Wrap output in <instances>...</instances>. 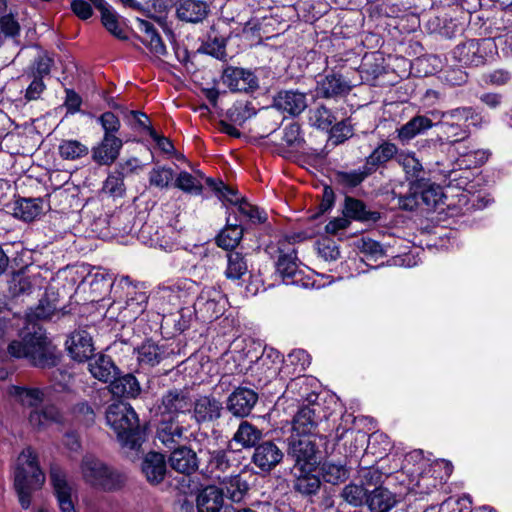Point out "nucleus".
Listing matches in <instances>:
<instances>
[{
  "label": "nucleus",
  "mask_w": 512,
  "mask_h": 512,
  "mask_svg": "<svg viewBox=\"0 0 512 512\" xmlns=\"http://www.w3.org/2000/svg\"><path fill=\"white\" fill-rule=\"evenodd\" d=\"M318 380L312 376L301 375L292 379L286 386L282 398L290 399L297 403L307 402L309 405L318 406Z\"/></svg>",
  "instance_id": "6e6552de"
},
{
  "label": "nucleus",
  "mask_w": 512,
  "mask_h": 512,
  "mask_svg": "<svg viewBox=\"0 0 512 512\" xmlns=\"http://www.w3.org/2000/svg\"><path fill=\"white\" fill-rule=\"evenodd\" d=\"M88 361L89 372L99 381L106 383L118 374V368L109 356L98 355Z\"/></svg>",
  "instance_id": "c756f323"
},
{
  "label": "nucleus",
  "mask_w": 512,
  "mask_h": 512,
  "mask_svg": "<svg viewBox=\"0 0 512 512\" xmlns=\"http://www.w3.org/2000/svg\"><path fill=\"white\" fill-rule=\"evenodd\" d=\"M136 21L139 31L145 34L143 44L156 55L166 54V46L153 24L141 18H137Z\"/></svg>",
  "instance_id": "f704fd0d"
},
{
  "label": "nucleus",
  "mask_w": 512,
  "mask_h": 512,
  "mask_svg": "<svg viewBox=\"0 0 512 512\" xmlns=\"http://www.w3.org/2000/svg\"><path fill=\"white\" fill-rule=\"evenodd\" d=\"M97 122L101 125L103 129V135L117 136L116 134L119 132L121 127L119 118L110 111L101 114L98 117Z\"/></svg>",
  "instance_id": "338daca9"
},
{
  "label": "nucleus",
  "mask_w": 512,
  "mask_h": 512,
  "mask_svg": "<svg viewBox=\"0 0 512 512\" xmlns=\"http://www.w3.org/2000/svg\"><path fill=\"white\" fill-rule=\"evenodd\" d=\"M207 469L214 477L220 480V473L226 472L231 467V461L226 450L209 451Z\"/></svg>",
  "instance_id": "09e8293b"
},
{
  "label": "nucleus",
  "mask_w": 512,
  "mask_h": 512,
  "mask_svg": "<svg viewBox=\"0 0 512 512\" xmlns=\"http://www.w3.org/2000/svg\"><path fill=\"white\" fill-rule=\"evenodd\" d=\"M169 462L174 470L182 474H191L198 468L196 453L186 446L175 449L170 455Z\"/></svg>",
  "instance_id": "cd10ccee"
},
{
  "label": "nucleus",
  "mask_w": 512,
  "mask_h": 512,
  "mask_svg": "<svg viewBox=\"0 0 512 512\" xmlns=\"http://www.w3.org/2000/svg\"><path fill=\"white\" fill-rule=\"evenodd\" d=\"M283 458V451L273 441H264L255 447L252 463L262 472H270Z\"/></svg>",
  "instance_id": "4468645a"
},
{
  "label": "nucleus",
  "mask_w": 512,
  "mask_h": 512,
  "mask_svg": "<svg viewBox=\"0 0 512 512\" xmlns=\"http://www.w3.org/2000/svg\"><path fill=\"white\" fill-rule=\"evenodd\" d=\"M397 160L411 185L415 186L425 180L422 164L413 152H401L397 155Z\"/></svg>",
  "instance_id": "4c0bfd02"
},
{
  "label": "nucleus",
  "mask_w": 512,
  "mask_h": 512,
  "mask_svg": "<svg viewBox=\"0 0 512 512\" xmlns=\"http://www.w3.org/2000/svg\"><path fill=\"white\" fill-rule=\"evenodd\" d=\"M491 153L485 149H475L459 154L458 165L466 169L476 168L488 160Z\"/></svg>",
  "instance_id": "4d7b16f0"
},
{
  "label": "nucleus",
  "mask_w": 512,
  "mask_h": 512,
  "mask_svg": "<svg viewBox=\"0 0 512 512\" xmlns=\"http://www.w3.org/2000/svg\"><path fill=\"white\" fill-rule=\"evenodd\" d=\"M261 438L262 431L247 421L240 423L233 436V440L239 443L243 448L256 447V444Z\"/></svg>",
  "instance_id": "37998d69"
},
{
  "label": "nucleus",
  "mask_w": 512,
  "mask_h": 512,
  "mask_svg": "<svg viewBox=\"0 0 512 512\" xmlns=\"http://www.w3.org/2000/svg\"><path fill=\"white\" fill-rule=\"evenodd\" d=\"M231 213L232 216L238 217V223L243 227L244 223L261 224L266 222L267 214L264 210L251 204L245 198L236 207L227 209V214Z\"/></svg>",
  "instance_id": "393cba45"
},
{
  "label": "nucleus",
  "mask_w": 512,
  "mask_h": 512,
  "mask_svg": "<svg viewBox=\"0 0 512 512\" xmlns=\"http://www.w3.org/2000/svg\"><path fill=\"white\" fill-rule=\"evenodd\" d=\"M20 26L11 15L0 18V46L7 38L14 37L19 33Z\"/></svg>",
  "instance_id": "774afa93"
},
{
  "label": "nucleus",
  "mask_w": 512,
  "mask_h": 512,
  "mask_svg": "<svg viewBox=\"0 0 512 512\" xmlns=\"http://www.w3.org/2000/svg\"><path fill=\"white\" fill-rule=\"evenodd\" d=\"M497 48L492 38L469 39L458 44L452 51L453 58L466 66H479L491 58Z\"/></svg>",
  "instance_id": "39448f33"
},
{
  "label": "nucleus",
  "mask_w": 512,
  "mask_h": 512,
  "mask_svg": "<svg viewBox=\"0 0 512 512\" xmlns=\"http://www.w3.org/2000/svg\"><path fill=\"white\" fill-rule=\"evenodd\" d=\"M316 452V444L309 437H290L287 454L293 459L295 469H314L317 463Z\"/></svg>",
  "instance_id": "1a4fd4ad"
},
{
  "label": "nucleus",
  "mask_w": 512,
  "mask_h": 512,
  "mask_svg": "<svg viewBox=\"0 0 512 512\" xmlns=\"http://www.w3.org/2000/svg\"><path fill=\"white\" fill-rule=\"evenodd\" d=\"M398 148L394 143L384 141L376 147L366 158L365 165L368 171L375 172L380 166L386 164L394 156L398 155Z\"/></svg>",
  "instance_id": "c9c22d12"
},
{
  "label": "nucleus",
  "mask_w": 512,
  "mask_h": 512,
  "mask_svg": "<svg viewBox=\"0 0 512 512\" xmlns=\"http://www.w3.org/2000/svg\"><path fill=\"white\" fill-rule=\"evenodd\" d=\"M432 120L424 115H416L407 123L397 129V137L401 142H409L417 135L424 133L432 128Z\"/></svg>",
  "instance_id": "72a5a7b5"
},
{
  "label": "nucleus",
  "mask_w": 512,
  "mask_h": 512,
  "mask_svg": "<svg viewBox=\"0 0 512 512\" xmlns=\"http://www.w3.org/2000/svg\"><path fill=\"white\" fill-rule=\"evenodd\" d=\"M244 228L238 223V217L228 213L226 226L218 234L216 243L219 247L229 250L235 248L243 237Z\"/></svg>",
  "instance_id": "5701e85b"
},
{
  "label": "nucleus",
  "mask_w": 512,
  "mask_h": 512,
  "mask_svg": "<svg viewBox=\"0 0 512 512\" xmlns=\"http://www.w3.org/2000/svg\"><path fill=\"white\" fill-rule=\"evenodd\" d=\"M356 246L361 253L374 260L383 257L386 253L384 247L379 242L368 237L359 239L356 242Z\"/></svg>",
  "instance_id": "680f3d73"
},
{
  "label": "nucleus",
  "mask_w": 512,
  "mask_h": 512,
  "mask_svg": "<svg viewBox=\"0 0 512 512\" xmlns=\"http://www.w3.org/2000/svg\"><path fill=\"white\" fill-rule=\"evenodd\" d=\"M227 303L226 296L218 288L204 287L193 305L195 316L203 322H211L223 315Z\"/></svg>",
  "instance_id": "423d86ee"
},
{
  "label": "nucleus",
  "mask_w": 512,
  "mask_h": 512,
  "mask_svg": "<svg viewBox=\"0 0 512 512\" xmlns=\"http://www.w3.org/2000/svg\"><path fill=\"white\" fill-rule=\"evenodd\" d=\"M444 119H449L454 122L461 123L463 126L466 122L472 121L473 125H476L474 120L480 118L472 107H459L443 113Z\"/></svg>",
  "instance_id": "e2e57ef3"
},
{
  "label": "nucleus",
  "mask_w": 512,
  "mask_h": 512,
  "mask_svg": "<svg viewBox=\"0 0 512 512\" xmlns=\"http://www.w3.org/2000/svg\"><path fill=\"white\" fill-rule=\"evenodd\" d=\"M415 186L419 197L426 206L435 207L442 201L443 193L439 186L425 182V180Z\"/></svg>",
  "instance_id": "864d4df0"
},
{
  "label": "nucleus",
  "mask_w": 512,
  "mask_h": 512,
  "mask_svg": "<svg viewBox=\"0 0 512 512\" xmlns=\"http://www.w3.org/2000/svg\"><path fill=\"white\" fill-rule=\"evenodd\" d=\"M344 215L349 219L371 223H376L381 218L378 211L368 210L364 202L352 197L345 199Z\"/></svg>",
  "instance_id": "2f4dec72"
},
{
  "label": "nucleus",
  "mask_w": 512,
  "mask_h": 512,
  "mask_svg": "<svg viewBox=\"0 0 512 512\" xmlns=\"http://www.w3.org/2000/svg\"><path fill=\"white\" fill-rule=\"evenodd\" d=\"M222 82L233 92H253L258 87V78L253 71L228 66L223 70Z\"/></svg>",
  "instance_id": "9b49d317"
},
{
  "label": "nucleus",
  "mask_w": 512,
  "mask_h": 512,
  "mask_svg": "<svg viewBox=\"0 0 512 512\" xmlns=\"http://www.w3.org/2000/svg\"><path fill=\"white\" fill-rule=\"evenodd\" d=\"M121 281L128 284L127 299L121 314L124 319H136L145 311L148 296L146 292L138 290L136 286L131 285L128 276L123 277Z\"/></svg>",
  "instance_id": "f3484780"
},
{
  "label": "nucleus",
  "mask_w": 512,
  "mask_h": 512,
  "mask_svg": "<svg viewBox=\"0 0 512 512\" xmlns=\"http://www.w3.org/2000/svg\"><path fill=\"white\" fill-rule=\"evenodd\" d=\"M184 428L177 423H162L158 429L157 437L165 446L172 448L183 436Z\"/></svg>",
  "instance_id": "603ef678"
},
{
  "label": "nucleus",
  "mask_w": 512,
  "mask_h": 512,
  "mask_svg": "<svg viewBox=\"0 0 512 512\" xmlns=\"http://www.w3.org/2000/svg\"><path fill=\"white\" fill-rule=\"evenodd\" d=\"M294 241L295 237H284L277 242L276 246L268 247L271 256L277 254L276 270L286 283L297 282L294 278L299 272Z\"/></svg>",
  "instance_id": "0eeeda50"
},
{
  "label": "nucleus",
  "mask_w": 512,
  "mask_h": 512,
  "mask_svg": "<svg viewBox=\"0 0 512 512\" xmlns=\"http://www.w3.org/2000/svg\"><path fill=\"white\" fill-rule=\"evenodd\" d=\"M174 180V171L170 167L155 166L149 172V184L159 189L168 188Z\"/></svg>",
  "instance_id": "bf43d9fd"
},
{
  "label": "nucleus",
  "mask_w": 512,
  "mask_h": 512,
  "mask_svg": "<svg viewBox=\"0 0 512 512\" xmlns=\"http://www.w3.org/2000/svg\"><path fill=\"white\" fill-rule=\"evenodd\" d=\"M97 4V9L101 13V22L105 29L115 38L126 40L128 37L120 23L117 12L105 0H97Z\"/></svg>",
  "instance_id": "bb28decb"
},
{
  "label": "nucleus",
  "mask_w": 512,
  "mask_h": 512,
  "mask_svg": "<svg viewBox=\"0 0 512 512\" xmlns=\"http://www.w3.org/2000/svg\"><path fill=\"white\" fill-rule=\"evenodd\" d=\"M317 408H319V405H307L299 409L293 419V431L296 432L297 436L307 437L314 432L319 420Z\"/></svg>",
  "instance_id": "4be33fe9"
},
{
  "label": "nucleus",
  "mask_w": 512,
  "mask_h": 512,
  "mask_svg": "<svg viewBox=\"0 0 512 512\" xmlns=\"http://www.w3.org/2000/svg\"><path fill=\"white\" fill-rule=\"evenodd\" d=\"M49 476L60 511L76 512L71 497L74 489L68 482L66 473L58 465H52Z\"/></svg>",
  "instance_id": "9d476101"
},
{
  "label": "nucleus",
  "mask_w": 512,
  "mask_h": 512,
  "mask_svg": "<svg viewBox=\"0 0 512 512\" xmlns=\"http://www.w3.org/2000/svg\"><path fill=\"white\" fill-rule=\"evenodd\" d=\"M320 470L323 480L333 485L344 482L348 478V471L345 466L341 464L324 462Z\"/></svg>",
  "instance_id": "13d9d810"
},
{
  "label": "nucleus",
  "mask_w": 512,
  "mask_h": 512,
  "mask_svg": "<svg viewBox=\"0 0 512 512\" xmlns=\"http://www.w3.org/2000/svg\"><path fill=\"white\" fill-rule=\"evenodd\" d=\"M248 271V265L243 254L237 251H230L227 254V268L225 276L230 280H238Z\"/></svg>",
  "instance_id": "49530a36"
},
{
  "label": "nucleus",
  "mask_w": 512,
  "mask_h": 512,
  "mask_svg": "<svg viewBox=\"0 0 512 512\" xmlns=\"http://www.w3.org/2000/svg\"><path fill=\"white\" fill-rule=\"evenodd\" d=\"M223 411L222 403L213 396L202 395L192 403V418L198 424L211 423L218 420Z\"/></svg>",
  "instance_id": "ddd939ff"
},
{
  "label": "nucleus",
  "mask_w": 512,
  "mask_h": 512,
  "mask_svg": "<svg viewBox=\"0 0 512 512\" xmlns=\"http://www.w3.org/2000/svg\"><path fill=\"white\" fill-rule=\"evenodd\" d=\"M45 482V474L40 469L37 455L31 447L25 448L17 458L14 470V487L20 505L28 509L32 493Z\"/></svg>",
  "instance_id": "f03ea898"
},
{
  "label": "nucleus",
  "mask_w": 512,
  "mask_h": 512,
  "mask_svg": "<svg viewBox=\"0 0 512 512\" xmlns=\"http://www.w3.org/2000/svg\"><path fill=\"white\" fill-rule=\"evenodd\" d=\"M102 190L112 197H122L125 193L123 173L115 171L109 174L103 183Z\"/></svg>",
  "instance_id": "052dcab7"
},
{
  "label": "nucleus",
  "mask_w": 512,
  "mask_h": 512,
  "mask_svg": "<svg viewBox=\"0 0 512 512\" xmlns=\"http://www.w3.org/2000/svg\"><path fill=\"white\" fill-rule=\"evenodd\" d=\"M352 86L342 75L329 73L317 80L316 93L322 98H339L347 95Z\"/></svg>",
  "instance_id": "2eb2a0df"
},
{
  "label": "nucleus",
  "mask_w": 512,
  "mask_h": 512,
  "mask_svg": "<svg viewBox=\"0 0 512 512\" xmlns=\"http://www.w3.org/2000/svg\"><path fill=\"white\" fill-rule=\"evenodd\" d=\"M371 174L372 173L368 171V168L364 164L356 170L337 172L336 181L344 187L353 188L362 183V181Z\"/></svg>",
  "instance_id": "6e6d98bb"
},
{
  "label": "nucleus",
  "mask_w": 512,
  "mask_h": 512,
  "mask_svg": "<svg viewBox=\"0 0 512 512\" xmlns=\"http://www.w3.org/2000/svg\"><path fill=\"white\" fill-rule=\"evenodd\" d=\"M296 479L294 489L303 495L316 494L320 488V480L317 476L311 474L313 469L301 468L295 469Z\"/></svg>",
  "instance_id": "a19ab883"
},
{
  "label": "nucleus",
  "mask_w": 512,
  "mask_h": 512,
  "mask_svg": "<svg viewBox=\"0 0 512 512\" xmlns=\"http://www.w3.org/2000/svg\"><path fill=\"white\" fill-rule=\"evenodd\" d=\"M66 344L70 356L78 362L89 360L94 351L92 337L85 330L73 332Z\"/></svg>",
  "instance_id": "a211bd4d"
},
{
  "label": "nucleus",
  "mask_w": 512,
  "mask_h": 512,
  "mask_svg": "<svg viewBox=\"0 0 512 512\" xmlns=\"http://www.w3.org/2000/svg\"><path fill=\"white\" fill-rule=\"evenodd\" d=\"M34 289V280L28 276L16 275L10 283V291L14 296L29 295Z\"/></svg>",
  "instance_id": "0e129e2a"
},
{
  "label": "nucleus",
  "mask_w": 512,
  "mask_h": 512,
  "mask_svg": "<svg viewBox=\"0 0 512 512\" xmlns=\"http://www.w3.org/2000/svg\"><path fill=\"white\" fill-rule=\"evenodd\" d=\"M61 415L59 410L53 406H45L41 410L34 409L28 416V422L32 428L41 430L45 428L49 423L59 422Z\"/></svg>",
  "instance_id": "79ce46f5"
},
{
  "label": "nucleus",
  "mask_w": 512,
  "mask_h": 512,
  "mask_svg": "<svg viewBox=\"0 0 512 512\" xmlns=\"http://www.w3.org/2000/svg\"><path fill=\"white\" fill-rule=\"evenodd\" d=\"M80 468L84 481L95 488L116 491L125 485L123 473L108 467L93 455L84 456Z\"/></svg>",
  "instance_id": "20e7f679"
},
{
  "label": "nucleus",
  "mask_w": 512,
  "mask_h": 512,
  "mask_svg": "<svg viewBox=\"0 0 512 512\" xmlns=\"http://www.w3.org/2000/svg\"><path fill=\"white\" fill-rule=\"evenodd\" d=\"M123 141L117 136L103 135L92 148V159L99 165H111L119 157Z\"/></svg>",
  "instance_id": "dca6fc26"
},
{
  "label": "nucleus",
  "mask_w": 512,
  "mask_h": 512,
  "mask_svg": "<svg viewBox=\"0 0 512 512\" xmlns=\"http://www.w3.org/2000/svg\"><path fill=\"white\" fill-rule=\"evenodd\" d=\"M367 493L363 486L349 484L342 491L343 499L353 506H359L367 499Z\"/></svg>",
  "instance_id": "69168bd1"
},
{
  "label": "nucleus",
  "mask_w": 512,
  "mask_h": 512,
  "mask_svg": "<svg viewBox=\"0 0 512 512\" xmlns=\"http://www.w3.org/2000/svg\"><path fill=\"white\" fill-rule=\"evenodd\" d=\"M42 212V200L39 198H21L15 201L13 216L26 222L33 221Z\"/></svg>",
  "instance_id": "ea45409f"
},
{
  "label": "nucleus",
  "mask_w": 512,
  "mask_h": 512,
  "mask_svg": "<svg viewBox=\"0 0 512 512\" xmlns=\"http://www.w3.org/2000/svg\"><path fill=\"white\" fill-rule=\"evenodd\" d=\"M175 187L191 195H201L203 185L200 179L187 171H181L175 178Z\"/></svg>",
  "instance_id": "5fc2aeb1"
},
{
  "label": "nucleus",
  "mask_w": 512,
  "mask_h": 512,
  "mask_svg": "<svg viewBox=\"0 0 512 512\" xmlns=\"http://www.w3.org/2000/svg\"><path fill=\"white\" fill-rule=\"evenodd\" d=\"M209 11L208 3L203 0H179L176 5L177 17L188 23L202 22Z\"/></svg>",
  "instance_id": "412c9836"
},
{
  "label": "nucleus",
  "mask_w": 512,
  "mask_h": 512,
  "mask_svg": "<svg viewBox=\"0 0 512 512\" xmlns=\"http://www.w3.org/2000/svg\"><path fill=\"white\" fill-rule=\"evenodd\" d=\"M439 127L442 137L450 143L460 142L465 139L469 133L466 126L449 119H444V121L439 124Z\"/></svg>",
  "instance_id": "8fccbe9b"
},
{
  "label": "nucleus",
  "mask_w": 512,
  "mask_h": 512,
  "mask_svg": "<svg viewBox=\"0 0 512 512\" xmlns=\"http://www.w3.org/2000/svg\"><path fill=\"white\" fill-rule=\"evenodd\" d=\"M7 352L14 359H25L37 368H51L57 365L59 357L56 346L47 337L45 330L33 324L12 340Z\"/></svg>",
  "instance_id": "f257e3e1"
},
{
  "label": "nucleus",
  "mask_w": 512,
  "mask_h": 512,
  "mask_svg": "<svg viewBox=\"0 0 512 512\" xmlns=\"http://www.w3.org/2000/svg\"><path fill=\"white\" fill-rule=\"evenodd\" d=\"M143 474L151 484L163 481L166 474V460L163 454L158 452L148 453L141 465Z\"/></svg>",
  "instance_id": "b1692460"
},
{
  "label": "nucleus",
  "mask_w": 512,
  "mask_h": 512,
  "mask_svg": "<svg viewBox=\"0 0 512 512\" xmlns=\"http://www.w3.org/2000/svg\"><path fill=\"white\" fill-rule=\"evenodd\" d=\"M7 395L11 401L23 407L36 408L44 401L45 392L38 387L11 385L7 388Z\"/></svg>",
  "instance_id": "aec40b11"
},
{
  "label": "nucleus",
  "mask_w": 512,
  "mask_h": 512,
  "mask_svg": "<svg viewBox=\"0 0 512 512\" xmlns=\"http://www.w3.org/2000/svg\"><path fill=\"white\" fill-rule=\"evenodd\" d=\"M221 485L219 489L223 491V496L235 503L241 502L249 489L248 483L239 474L223 478Z\"/></svg>",
  "instance_id": "58836bf2"
},
{
  "label": "nucleus",
  "mask_w": 512,
  "mask_h": 512,
  "mask_svg": "<svg viewBox=\"0 0 512 512\" xmlns=\"http://www.w3.org/2000/svg\"><path fill=\"white\" fill-rule=\"evenodd\" d=\"M53 65L54 59L47 52H40L28 67L26 74L28 77L44 79L50 74Z\"/></svg>",
  "instance_id": "de8ad7c7"
},
{
  "label": "nucleus",
  "mask_w": 512,
  "mask_h": 512,
  "mask_svg": "<svg viewBox=\"0 0 512 512\" xmlns=\"http://www.w3.org/2000/svg\"><path fill=\"white\" fill-rule=\"evenodd\" d=\"M258 401V394L247 387L236 388L227 398L226 408L235 417L248 416Z\"/></svg>",
  "instance_id": "f8f14e48"
},
{
  "label": "nucleus",
  "mask_w": 512,
  "mask_h": 512,
  "mask_svg": "<svg viewBox=\"0 0 512 512\" xmlns=\"http://www.w3.org/2000/svg\"><path fill=\"white\" fill-rule=\"evenodd\" d=\"M255 115V109L250 102H236L227 110V119L235 125L242 126L248 119Z\"/></svg>",
  "instance_id": "3c124183"
},
{
  "label": "nucleus",
  "mask_w": 512,
  "mask_h": 512,
  "mask_svg": "<svg viewBox=\"0 0 512 512\" xmlns=\"http://www.w3.org/2000/svg\"><path fill=\"white\" fill-rule=\"evenodd\" d=\"M135 353L137 355V361L142 368L154 367L166 356L164 347L152 340L143 342L135 349Z\"/></svg>",
  "instance_id": "c85d7f7f"
},
{
  "label": "nucleus",
  "mask_w": 512,
  "mask_h": 512,
  "mask_svg": "<svg viewBox=\"0 0 512 512\" xmlns=\"http://www.w3.org/2000/svg\"><path fill=\"white\" fill-rule=\"evenodd\" d=\"M308 120L311 126L323 131H329L337 121V118L331 109L324 105H318L309 110Z\"/></svg>",
  "instance_id": "c03bdc74"
},
{
  "label": "nucleus",
  "mask_w": 512,
  "mask_h": 512,
  "mask_svg": "<svg viewBox=\"0 0 512 512\" xmlns=\"http://www.w3.org/2000/svg\"><path fill=\"white\" fill-rule=\"evenodd\" d=\"M109 388L113 396L120 398H136L141 392L138 380L130 373L119 377L115 376Z\"/></svg>",
  "instance_id": "7c9ffc66"
},
{
  "label": "nucleus",
  "mask_w": 512,
  "mask_h": 512,
  "mask_svg": "<svg viewBox=\"0 0 512 512\" xmlns=\"http://www.w3.org/2000/svg\"><path fill=\"white\" fill-rule=\"evenodd\" d=\"M106 422L115 431L124 447L137 449L141 445L139 419L134 409L127 403H113L106 411Z\"/></svg>",
  "instance_id": "7ed1b4c3"
},
{
  "label": "nucleus",
  "mask_w": 512,
  "mask_h": 512,
  "mask_svg": "<svg viewBox=\"0 0 512 512\" xmlns=\"http://www.w3.org/2000/svg\"><path fill=\"white\" fill-rule=\"evenodd\" d=\"M192 401L189 392L183 389H174L168 391L162 397L163 412L169 414H179L190 412Z\"/></svg>",
  "instance_id": "a878e982"
},
{
  "label": "nucleus",
  "mask_w": 512,
  "mask_h": 512,
  "mask_svg": "<svg viewBox=\"0 0 512 512\" xmlns=\"http://www.w3.org/2000/svg\"><path fill=\"white\" fill-rule=\"evenodd\" d=\"M371 512H388L397 503L395 494L383 487L375 488L366 499Z\"/></svg>",
  "instance_id": "e433bc0d"
},
{
  "label": "nucleus",
  "mask_w": 512,
  "mask_h": 512,
  "mask_svg": "<svg viewBox=\"0 0 512 512\" xmlns=\"http://www.w3.org/2000/svg\"><path fill=\"white\" fill-rule=\"evenodd\" d=\"M224 504L223 491L216 486H207L197 496L199 512H220Z\"/></svg>",
  "instance_id": "473e14b6"
},
{
  "label": "nucleus",
  "mask_w": 512,
  "mask_h": 512,
  "mask_svg": "<svg viewBox=\"0 0 512 512\" xmlns=\"http://www.w3.org/2000/svg\"><path fill=\"white\" fill-rule=\"evenodd\" d=\"M58 152L62 159L75 161L87 156L89 153V148L79 140L65 139L62 140L59 144Z\"/></svg>",
  "instance_id": "a18cd8bd"
},
{
  "label": "nucleus",
  "mask_w": 512,
  "mask_h": 512,
  "mask_svg": "<svg viewBox=\"0 0 512 512\" xmlns=\"http://www.w3.org/2000/svg\"><path fill=\"white\" fill-rule=\"evenodd\" d=\"M274 107L291 116H297L307 108L306 94L293 90L281 91L274 98Z\"/></svg>",
  "instance_id": "6ab92c4d"
}]
</instances>
